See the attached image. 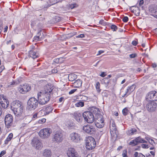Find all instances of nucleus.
<instances>
[{"label": "nucleus", "mask_w": 157, "mask_h": 157, "mask_svg": "<svg viewBox=\"0 0 157 157\" xmlns=\"http://www.w3.org/2000/svg\"><path fill=\"white\" fill-rule=\"evenodd\" d=\"M138 155H139V154H138V153L137 152H135L134 154V156L135 157H137L138 156Z\"/></svg>", "instance_id": "0e129e2a"}, {"label": "nucleus", "mask_w": 157, "mask_h": 157, "mask_svg": "<svg viewBox=\"0 0 157 157\" xmlns=\"http://www.w3.org/2000/svg\"><path fill=\"white\" fill-rule=\"evenodd\" d=\"M137 132V130L133 128L130 130H128L127 134L129 135H133L135 132Z\"/></svg>", "instance_id": "473e14b6"}, {"label": "nucleus", "mask_w": 157, "mask_h": 157, "mask_svg": "<svg viewBox=\"0 0 157 157\" xmlns=\"http://www.w3.org/2000/svg\"><path fill=\"white\" fill-rule=\"evenodd\" d=\"M17 90L19 93L25 94L31 90V86L27 84L21 85L18 87Z\"/></svg>", "instance_id": "0eeeda50"}, {"label": "nucleus", "mask_w": 157, "mask_h": 157, "mask_svg": "<svg viewBox=\"0 0 157 157\" xmlns=\"http://www.w3.org/2000/svg\"><path fill=\"white\" fill-rule=\"evenodd\" d=\"M46 121V119L45 118H42L40 120H39L38 121V123L42 124L45 123Z\"/></svg>", "instance_id": "37998d69"}, {"label": "nucleus", "mask_w": 157, "mask_h": 157, "mask_svg": "<svg viewBox=\"0 0 157 157\" xmlns=\"http://www.w3.org/2000/svg\"><path fill=\"white\" fill-rule=\"evenodd\" d=\"M39 101L36 98L32 97L28 101L27 108L30 110H35L38 106Z\"/></svg>", "instance_id": "7ed1b4c3"}, {"label": "nucleus", "mask_w": 157, "mask_h": 157, "mask_svg": "<svg viewBox=\"0 0 157 157\" xmlns=\"http://www.w3.org/2000/svg\"><path fill=\"white\" fill-rule=\"evenodd\" d=\"M69 138L71 140L75 143H78L80 140V135L76 132H72L71 133Z\"/></svg>", "instance_id": "2eb2a0df"}, {"label": "nucleus", "mask_w": 157, "mask_h": 157, "mask_svg": "<svg viewBox=\"0 0 157 157\" xmlns=\"http://www.w3.org/2000/svg\"><path fill=\"white\" fill-rule=\"evenodd\" d=\"M128 18L127 17H124L122 19L123 21L124 22H127L128 21Z\"/></svg>", "instance_id": "de8ad7c7"}, {"label": "nucleus", "mask_w": 157, "mask_h": 157, "mask_svg": "<svg viewBox=\"0 0 157 157\" xmlns=\"http://www.w3.org/2000/svg\"><path fill=\"white\" fill-rule=\"evenodd\" d=\"M56 3H57L56 2L53 3L52 1L51 2V1H50L49 3L48 2H47V4H46L45 5L42 6V8L44 9L48 8L51 6L55 4Z\"/></svg>", "instance_id": "c85d7f7f"}, {"label": "nucleus", "mask_w": 157, "mask_h": 157, "mask_svg": "<svg viewBox=\"0 0 157 157\" xmlns=\"http://www.w3.org/2000/svg\"><path fill=\"white\" fill-rule=\"evenodd\" d=\"M110 82L109 79L108 77L102 79L101 82L102 84H105L106 86H108Z\"/></svg>", "instance_id": "7c9ffc66"}, {"label": "nucleus", "mask_w": 157, "mask_h": 157, "mask_svg": "<svg viewBox=\"0 0 157 157\" xmlns=\"http://www.w3.org/2000/svg\"><path fill=\"white\" fill-rule=\"evenodd\" d=\"M82 129L85 132L90 134H94L96 132L95 128L94 126L90 125L84 126Z\"/></svg>", "instance_id": "9b49d317"}, {"label": "nucleus", "mask_w": 157, "mask_h": 157, "mask_svg": "<svg viewBox=\"0 0 157 157\" xmlns=\"http://www.w3.org/2000/svg\"><path fill=\"white\" fill-rule=\"evenodd\" d=\"M78 5L76 3L70 4L69 5V7L71 9L77 7Z\"/></svg>", "instance_id": "a19ab883"}, {"label": "nucleus", "mask_w": 157, "mask_h": 157, "mask_svg": "<svg viewBox=\"0 0 157 157\" xmlns=\"http://www.w3.org/2000/svg\"><path fill=\"white\" fill-rule=\"evenodd\" d=\"M138 157H145V156L142 154L140 153L139 154Z\"/></svg>", "instance_id": "e2e57ef3"}, {"label": "nucleus", "mask_w": 157, "mask_h": 157, "mask_svg": "<svg viewBox=\"0 0 157 157\" xmlns=\"http://www.w3.org/2000/svg\"><path fill=\"white\" fill-rule=\"evenodd\" d=\"M105 74V73L104 72H102L101 73V74L100 75V76L102 77H104L106 75Z\"/></svg>", "instance_id": "bf43d9fd"}, {"label": "nucleus", "mask_w": 157, "mask_h": 157, "mask_svg": "<svg viewBox=\"0 0 157 157\" xmlns=\"http://www.w3.org/2000/svg\"><path fill=\"white\" fill-rule=\"evenodd\" d=\"M122 113L124 116L127 115L128 113V109L126 108L122 110Z\"/></svg>", "instance_id": "79ce46f5"}, {"label": "nucleus", "mask_w": 157, "mask_h": 157, "mask_svg": "<svg viewBox=\"0 0 157 157\" xmlns=\"http://www.w3.org/2000/svg\"><path fill=\"white\" fill-rule=\"evenodd\" d=\"M83 117L85 121L89 123H92L94 120L93 114L90 111H86L83 113Z\"/></svg>", "instance_id": "39448f33"}, {"label": "nucleus", "mask_w": 157, "mask_h": 157, "mask_svg": "<svg viewBox=\"0 0 157 157\" xmlns=\"http://www.w3.org/2000/svg\"><path fill=\"white\" fill-rule=\"evenodd\" d=\"M58 71L57 69L56 68H54L52 70V73H56Z\"/></svg>", "instance_id": "8fccbe9b"}, {"label": "nucleus", "mask_w": 157, "mask_h": 157, "mask_svg": "<svg viewBox=\"0 0 157 157\" xmlns=\"http://www.w3.org/2000/svg\"><path fill=\"white\" fill-rule=\"evenodd\" d=\"M85 37V35L84 34H82L78 35L77 37V38H83Z\"/></svg>", "instance_id": "864d4df0"}, {"label": "nucleus", "mask_w": 157, "mask_h": 157, "mask_svg": "<svg viewBox=\"0 0 157 157\" xmlns=\"http://www.w3.org/2000/svg\"><path fill=\"white\" fill-rule=\"evenodd\" d=\"M148 100H152V101H157V92L155 91H151L148 93L146 97Z\"/></svg>", "instance_id": "ddd939ff"}, {"label": "nucleus", "mask_w": 157, "mask_h": 157, "mask_svg": "<svg viewBox=\"0 0 157 157\" xmlns=\"http://www.w3.org/2000/svg\"><path fill=\"white\" fill-rule=\"evenodd\" d=\"M95 125L98 128H101L103 127L105 125L104 121H95Z\"/></svg>", "instance_id": "b1692460"}, {"label": "nucleus", "mask_w": 157, "mask_h": 157, "mask_svg": "<svg viewBox=\"0 0 157 157\" xmlns=\"http://www.w3.org/2000/svg\"><path fill=\"white\" fill-rule=\"evenodd\" d=\"M86 143V147L89 150H91L94 148L96 144L94 139L92 136H89L87 138Z\"/></svg>", "instance_id": "20e7f679"}, {"label": "nucleus", "mask_w": 157, "mask_h": 157, "mask_svg": "<svg viewBox=\"0 0 157 157\" xmlns=\"http://www.w3.org/2000/svg\"><path fill=\"white\" fill-rule=\"evenodd\" d=\"M65 124L67 127L70 128H73L75 126V124L73 122L70 120L66 121Z\"/></svg>", "instance_id": "5701e85b"}, {"label": "nucleus", "mask_w": 157, "mask_h": 157, "mask_svg": "<svg viewBox=\"0 0 157 157\" xmlns=\"http://www.w3.org/2000/svg\"><path fill=\"white\" fill-rule=\"evenodd\" d=\"M76 106L77 107H82L84 105V103L82 101H79L75 104Z\"/></svg>", "instance_id": "58836bf2"}, {"label": "nucleus", "mask_w": 157, "mask_h": 157, "mask_svg": "<svg viewBox=\"0 0 157 157\" xmlns=\"http://www.w3.org/2000/svg\"><path fill=\"white\" fill-rule=\"evenodd\" d=\"M138 144L139 143H147V142L141 137L139 136L136 138Z\"/></svg>", "instance_id": "cd10ccee"}, {"label": "nucleus", "mask_w": 157, "mask_h": 157, "mask_svg": "<svg viewBox=\"0 0 157 157\" xmlns=\"http://www.w3.org/2000/svg\"><path fill=\"white\" fill-rule=\"evenodd\" d=\"M53 89L52 85L47 84L44 87V91L38 94V99L40 104L44 105L49 101Z\"/></svg>", "instance_id": "f257e3e1"}, {"label": "nucleus", "mask_w": 157, "mask_h": 157, "mask_svg": "<svg viewBox=\"0 0 157 157\" xmlns=\"http://www.w3.org/2000/svg\"><path fill=\"white\" fill-rule=\"evenodd\" d=\"M13 122V117L10 114H8L6 116L5 119V122L6 127L10 128L12 125Z\"/></svg>", "instance_id": "1a4fd4ad"}, {"label": "nucleus", "mask_w": 157, "mask_h": 157, "mask_svg": "<svg viewBox=\"0 0 157 157\" xmlns=\"http://www.w3.org/2000/svg\"><path fill=\"white\" fill-rule=\"evenodd\" d=\"M137 55L135 53L129 55V57L130 58H134Z\"/></svg>", "instance_id": "09e8293b"}, {"label": "nucleus", "mask_w": 157, "mask_h": 157, "mask_svg": "<svg viewBox=\"0 0 157 157\" xmlns=\"http://www.w3.org/2000/svg\"><path fill=\"white\" fill-rule=\"evenodd\" d=\"M63 140V135L59 132H56L54 135L53 140L57 143L61 142Z\"/></svg>", "instance_id": "9d476101"}, {"label": "nucleus", "mask_w": 157, "mask_h": 157, "mask_svg": "<svg viewBox=\"0 0 157 157\" xmlns=\"http://www.w3.org/2000/svg\"><path fill=\"white\" fill-rule=\"evenodd\" d=\"M135 88V85L134 84L128 87L126 90L125 93L122 96V97H126L134 90Z\"/></svg>", "instance_id": "dca6fc26"}, {"label": "nucleus", "mask_w": 157, "mask_h": 157, "mask_svg": "<svg viewBox=\"0 0 157 157\" xmlns=\"http://www.w3.org/2000/svg\"><path fill=\"white\" fill-rule=\"evenodd\" d=\"M149 10L152 15H153V14L157 12V7L153 6H151L149 8Z\"/></svg>", "instance_id": "393cba45"}, {"label": "nucleus", "mask_w": 157, "mask_h": 157, "mask_svg": "<svg viewBox=\"0 0 157 157\" xmlns=\"http://www.w3.org/2000/svg\"><path fill=\"white\" fill-rule=\"evenodd\" d=\"M95 87L97 92L100 93L101 91V90L100 89V84L98 82H96L95 85Z\"/></svg>", "instance_id": "e433bc0d"}, {"label": "nucleus", "mask_w": 157, "mask_h": 157, "mask_svg": "<svg viewBox=\"0 0 157 157\" xmlns=\"http://www.w3.org/2000/svg\"><path fill=\"white\" fill-rule=\"evenodd\" d=\"M132 44L133 45L136 46L137 44V42L136 41L134 40L132 41Z\"/></svg>", "instance_id": "13d9d810"}, {"label": "nucleus", "mask_w": 157, "mask_h": 157, "mask_svg": "<svg viewBox=\"0 0 157 157\" xmlns=\"http://www.w3.org/2000/svg\"><path fill=\"white\" fill-rule=\"evenodd\" d=\"M146 108L149 112L154 111L157 109V103L153 101H150L147 104Z\"/></svg>", "instance_id": "4468645a"}, {"label": "nucleus", "mask_w": 157, "mask_h": 157, "mask_svg": "<svg viewBox=\"0 0 157 157\" xmlns=\"http://www.w3.org/2000/svg\"><path fill=\"white\" fill-rule=\"evenodd\" d=\"M99 23L104 25V21L103 20H101L99 22Z\"/></svg>", "instance_id": "680f3d73"}, {"label": "nucleus", "mask_w": 157, "mask_h": 157, "mask_svg": "<svg viewBox=\"0 0 157 157\" xmlns=\"http://www.w3.org/2000/svg\"><path fill=\"white\" fill-rule=\"evenodd\" d=\"M32 144L36 149H40L43 147L40 140L36 137L33 138L32 141Z\"/></svg>", "instance_id": "6e6552de"}, {"label": "nucleus", "mask_w": 157, "mask_h": 157, "mask_svg": "<svg viewBox=\"0 0 157 157\" xmlns=\"http://www.w3.org/2000/svg\"><path fill=\"white\" fill-rule=\"evenodd\" d=\"M145 139L152 145H154L155 144L154 141L151 138L147 137H145Z\"/></svg>", "instance_id": "f704fd0d"}, {"label": "nucleus", "mask_w": 157, "mask_h": 157, "mask_svg": "<svg viewBox=\"0 0 157 157\" xmlns=\"http://www.w3.org/2000/svg\"><path fill=\"white\" fill-rule=\"evenodd\" d=\"M74 118L78 123H81L82 120L83 115L78 112H75L74 114Z\"/></svg>", "instance_id": "a211bd4d"}, {"label": "nucleus", "mask_w": 157, "mask_h": 157, "mask_svg": "<svg viewBox=\"0 0 157 157\" xmlns=\"http://www.w3.org/2000/svg\"><path fill=\"white\" fill-rule=\"evenodd\" d=\"M5 69L4 66L2 65L0 67V72L1 73L2 71Z\"/></svg>", "instance_id": "4d7b16f0"}, {"label": "nucleus", "mask_w": 157, "mask_h": 157, "mask_svg": "<svg viewBox=\"0 0 157 157\" xmlns=\"http://www.w3.org/2000/svg\"><path fill=\"white\" fill-rule=\"evenodd\" d=\"M42 112H44V111L42 110H41L38 113H35L33 115L32 118L35 119L37 118L38 117H39L41 113H42Z\"/></svg>", "instance_id": "2f4dec72"}, {"label": "nucleus", "mask_w": 157, "mask_h": 157, "mask_svg": "<svg viewBox=\"0 0 157 157\" xmlns=\"http://www.w3.org/2000/svg\"><path fill=\"white\" fill-rule=\"evenodd\" d=\"M69 157H78V153H77L73 155L70 156Z\"/></svg>", "instance_id": "052dcab7"}, {"label": "nucleus", "mask_w": 157, "mask_h": 157, "mask_svg": "<svg viewBox=\"0 0 157 157\" xmlns=\"http://www.w3.org/2000/svg\"><path fill=\"white\" fill-rule=\"evenodd\" d=\"M138 144L136 138L134 140H132L129 143V145H131L132 146H135Z\"/></svg>", "instance_id": "72a5a7b5"}, {"label": "nucleus", "mask_w": 157, "mask_h": 157, "mask_svg": "<svg viewBox=\"0 0 157 157\" xmlns=\"http://www.w3.org/2000/svg\"><path fill=\"white\" fill-rule=\"evenodd\" d=\"M13 137V134L12 133L10 134L6 140L5 141V144H7L11 140Z\"/></svg>", "instance_id": "c756f323"}, {"label": "nucleus", "mask_w": 157, "mask_h": 157, "mask_svg": "<svg viewBox=\"0 0 157 157\" xmlns=\"http://www.w3.org/2000/svg\"><path fill=\"white\" fill-rule=\"evenodd\" d=\"M144 2L143 0H140L139 2V6H141L144 4Z\"/></svg>", "instance_id": "6e6d98bb"}, {"label": "nucleus", "mask_w": 157, "mask_h": 157, "mask_svg": "<svg viewBox=\"0 0 157 157\" xmlns=\"http://www.w3.org/2000/svg\"><path fill=\"white\" fill-rule=\"evenodd\" d=\"M82 82L79 79L76 80L73 83V85L75 87L78 88L82 85Z\"/></svg>", "instance_id": "bb28decb"}, {"label": "nucleus", "mask_w": 157, "mask_h": 157, "mask_svg": "<svg viewBox=\"0 0 157 157\" xmlns=\"http://www.w3.org/2000/svg\"><path fill=\"white\" fill-rule=\"evenodd\" d=\"M110 132L111 134H114V135H117V128L115 122L113 121H110Z\"/></svg>", "instance_id": "f3484780"}, {"label": "nucleus", "mask_w": 157, "mask_h": 157, "mask_svg": "<svg viewBox=\"0 0 157 157\" xmlns=\"http://www.w3.org/2000/svg\"><path fill=\"white\" fill-rule=\"evenodd\" d=\"M141 146L143 148H149V147L148 146V145L147 144H143L141 145Z\"/></svg>", "instance_id": "49530a36"}, {"label": "nucleus", "mask_w": 157, "mask_h": 157, "mask_svg": "<svg viewBox=\"0 0 157 157\" xmlns=\"http://www.w3.org/2000/svg\"><path fill=\"white\" fill-rule=\"evenodd\" d=\"M29 55L33 59H35L38 57L39 54L34 50H30L29 52Z\"/></svg>", "instance_id": "4be33fe9"}, {"label": "nucleus", "mask_w": 157, "mask_h": 157, "mask_svg": "<svg viewBox=\"0 0 157 157\" xmlns=\"http://www.w3.org/2000/svg\"><path fill=\"white\" fill-rule=\"evenodd\" d=\"M18 84V83L15 81H13L12 82L10 83L7 86L8 87H10L13 85H16Z\"/></svg>", "instance_id": "4c0bfd02"}, {"label": "nucleus", "mask_w": 157, "mask_h": 157, "mask_svg": "<svg viewBox=\"0 0 157 157\" xmlns=\"http://www.w3.org/2000/svg\"><path fill=\"white\" fill-rule=\"evenodd\" d=\"M8 27L7 26H6L4 28V33L6 32L7 30L8 29Z\"/></svg>", "instance_id": "69168bd1"}, {"label": "nucleus", "mask_w": 157, "mask_h": 157, "mask_svg": "<svg viewBox=\"0 0 157 157\" xmlns=\"http://www.w3.org/2000/svg\"><path fill=\"white\" fill-rule=\"evenodd\" d=\"M0 103L2 107L4 109L6 108L9 105L8 100L3 95H0Z\"/></svg>", "instance_id": "f8f14e48"}, {"label": "nucleus", "mask_w": 157, "mask_h": 157, "mask_svg": "<svg viewBox=\"0 0 157 157\" xmlns=\"http://www.w3.org/2000/svg\"><path fill=\"white\" fill-rule=\"evenodd\" d=\"M77 153H78L75 149L74 148L71 147L69 148L67 151V154L68 157Z\"/></svg>", "instance_id": "6ab92c4d"}, {"label": "nucleus", "mask_w": 157, "mask_h": 157, "mask_svg": "<svg viewBox=\"0 0 157 157\" xmlns=\"http://www.w3.org/2000/svg\"><path fill=\"white\" fill-rule=\"evenodd\" d=\"M13 104V105L11 107V109L16 116L17 117H20L23 112V105L19 101H14Z\"/></svg>", "instance_id": "f03ea898"}, {"label": "nucleus", "mask_w": 157, "mask_h": 157, "mask_svg": "<svg viewBox=\"0 0 157 157\" xmlns=\"http://www.w3.org/2000/svg\"><path fill=\"white\" fill-rule=\"evenodd\" d=\"M52 155L51 151L48 149H45L43 151V155L44 157H51Z\"/></svg>", "instance_id": "412c9836"}, {"label": "nucleus", "mask_w": 157, "mask_h": 157, "mask_svg": "<svg viewBox=\"0 0 157 157\" xmlns=\"http://www.w3.org/2000/svg\"><path fill=\"white\" fill-rule=\"evenodd\" d=\"M76 90V89H73L71 90L69 92V94H72L74 93Z\"/></svg>", "instance_id": "3c124183"}, {"label": "nucleus", "mask_w": 157, "mask_h": 157, "mask_svg": "<svg viewBox=\"0 0 157 157\" xmlns=\"http://www.w3.org/2000/svg\"><path fill=\"white\" fill-rule=\"evenodd\" d=\"M44 38V36H41V37L39 36H36L34 37V39L36 41L41 40L42 39Z\"/></svg>", "instance_id": "ea45409f"}, {"label": "nucleus", "mask_w": 157, "mask_h": 157, "mask_svg": "<svg viewBox=\"0 0 157 157\" xmlns=\"http://www.w3.org/2000/svg\"><path fill=\"white\" fill-rule=\"evenodd\" d=\"M152 66L153 68L156 67L157 66L156 64L155 63H152Z\"/></svg>", "instance_id": "774afa93"}, {"label": "nucleus", "mask_w": 157, "mask_h": 157, "mask_svg": "<svg viewBox=\"0 0 157 157\" xmlns=\"http://www.w3.org/2000/svg\"><path fill=\"white\" fill-rule=\"evenodd\" d=\"M104 51L103 50H100L98 52V53L97 54V56L100 55L101 53H104Z\"/></svg>", "instance_id": "5fc2aeb1"}, {"label": "nucleus", "mask_w": 157, "mask_h": 157, "mask_svg": "<svg viewBox=\"0 0 157 157\" xmlns=\"http://www.w3.org/2000/svg\"><path fill=\"white\" fill-rule=\"evenodd\" d=\"M64 98L63 97H61L59 98V101L60 102H61L63 100Z\"/></svg>", "instance_id": "338daca9"}, {"label": "nucleus", "mask_w": 157, "mask_h": 157, "mask_svg": "<svg viewBox=\"0 0 157 157\" xmlns=\"http://www.w3.org/2000/svg\"><path fill=\"white\" fill-rule=\"evenodd\" d=\"M52 108L51 106H48L46 108L45 111L47 114H48L52 110Z\"/></svg>", "instance_id": "c9c22d12"}, {"label": "nucleus", "mask_w": 157, "mask_h": 157, "mask_svg": "<svg viewBox=\"0 0 157 157\" xmlns=\"http://www.w3.org/2000/svg\"><path fill=\"white\" fill-rule=\"evenodd\" d=\"M104 121V118L101 114L100 113V112L98 111L95 114V121Z\"/></svg>", "instance_id": "aec40b11"}, {"label": "nucleus", "mask_w": 157, "mask_h": 157, "mask_svg": "<svg viewBox=\"0 0 157 157\" xmlns=\"http://www.w3.org/2000/svg\"><path fill=\"white\" fill-rule=\"evenodd\" d=\"M52 130L50 128H44L41 130L39 133V136L42 139H46L50 136Z\"/></svg>", "instance_id": "423d86ee"}, {"label": "nucleus", "mask_w": 157, "mask_h": 157, "mask_svg": "<svg viewBox=\"0 0 157 157\" xmlns=\"http://www.w3.org/2000/svg\"><path fill=\"white\" fill-rule=\"evenodd\" d=\"M6 153V151H2L0 153V157H2L3 155Z\"/></svg>", "instance_id": "603ef678"}, {"label": "nucleus", "mask_w": 157, "mask_h": 157, "mask_svg": "<svg viewBox=\"0 0 157 157\" xmlns=\"http://www.w3.org/2000/svg\"><path fill=\"white\" fill-rule=\"evenodd\" d=\"M111 28L113 31H116L117 29V27L114 25H112L111 26Z\"/></svg>", "instance_id": "c03bdc74"}, {"label": "nucleus", "mask_w": 157, "mask_h": 157, "mask_svg": "<svg viewBox=\"0 0 157 157\" xmlns=\"http://www.w3.org/2000/svg\"><path fill=\"white\" fill-rule=\"evenodd\" d=\"M127 152L126 150H125L123 151L122 153V156L123 157H128L127 155Z\"/></svg>", "instance_id": "a18cd8bd"}, {"label": "nucleus", "mask_w": 157, "mask_h": 157, "mask_svg": "<svg viewBox=\"0 0 157 157\" xmlns=\"http://www.w3.org/2000/svg\"><path fill=\"white\" fill-rule=\"evenodd\" d=\"M77 78V75L73 74H70L68 76V79L70 81H74Z\"/></svg>", "instance_id": "a878e982"}]
</instances>
